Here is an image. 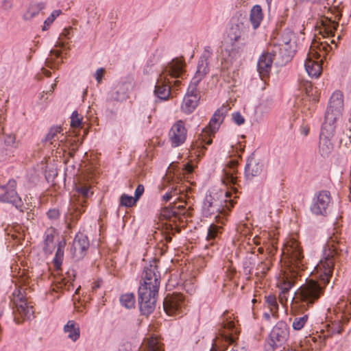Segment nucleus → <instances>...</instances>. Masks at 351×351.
I'll list each match as a JSON object with an SVG mask.
<instances>
[{"label":"nucleus","instance_id":"1","mask_svg":"<svg viewBox=\"0 0 351 351\" xmlns=\"http://www.w3.org/2000/svg\"><path fill=\"white\" fill-rule=\"evenodd\" d=\"M345 241L338 234L330 237L324 245L323 258L314 269L315 280H306L292 298V308L295 310H306L319 300L329 282L334 269L335 261L346 252Z\"/></svg>","mask_w":351,"mask_h":351},{"label":"nucleus","instance_id":"2","mask_svg":"<svg viewBox=\"0 0 351 351\" xmlns=\"http://www.w3.org/2000/svg\"><path fill=\"white\" fill-rule=\"evenodd\" d=\"M142 280L138 290V304L141 315L147 317L156 308L160 284V273L156 261L144 267Z\"/></svg>","mask_w":351,"mask_h":351},{"label":"nucleus","instance_id":"3","mask_svg":"<svg viewBox=\"0 0 351 351\" xmlns=\"http://www.w3.org/2000/svg\"><path fill=\"white\" fill-rule=\"evenodd\" d=\"M283 254L287 258V270L278 285L280 290L279 298L281 303L287 302V295L294 285L295 280L300 276L301 273L306 268L302 250L297 241L294 239L289 241L285 246Z\"/></svg>","mask_w":351,"mask_h":351},{"label":"nucleus","instance_id":"4","mask_svg":"<svg viewBox=\"0 0 351 351\" xmlns=\"http://www.w3.org/2000/svg\"><path fill=\"white\" fill-rule=\"evenodd\" d=\"M230 191L209 193L206 194L202 203V212L204 217L215 215L217 218L219 214L226 215L234 206V202L230 199Z\"/></svg>","mask_w":351,"mask_h":351},{"label":"nucleus","instance_id":"5","mask_svg":"<svg viewBox=\"0 0 351 351\" xmlns=\"http://www.w3.org/2000/svg\"><path fill=\"white\" fill-rule=\"evenodd\" d=\"M185 64L178 59H173L164 69L159 75L154 89V94L160 100H167L171 95V86L167 77L178 78L184 73Z\"/></svg>","mask_w":351,"mask_h":351},{"label":"nucleus","instance_id":"6","mask_svg":"<svg viewBox=\"0 0 351 351\" xmlns=\"http://www.w3.org/2000/svg\"><path fill=\"white\" fill-rule=\"evenodd\" d=\"M235 24L230 29L226 39L223 43L222 56L231 60L236 58L241 48L245 45V40L242 37L243 31L241 25Z\"/></svg>","mask_w":351,"mask_h":351},{"label":"nucleus","instance_id":"7","mask_svg":"<svg viewBox=\"0 0 351 351\" xmlns=\"http://www.w3.org/2000/svg\"><path fill=\"white\" fill-rule=\"evenodd\" d=\"M294 38V34L290 29H285L277 45H274V53H278L280 60L278 64H287L293 58L295 51L296 45Z\"/></svg>","mask_w":351,"mask_h":351},{"label":"nucleus","instance_id":"8","mask_svg":"<svg viewBox=\"0 0 351 351\" xmlns=\"http://www.w3.org/2000/svg\"><path fill=\"white\" fill-rule=\"evenodd\" d=\"M289 337V328L286 322L280 321L272 328L269 334V342L265 351H274L276 348H283Z\"/></svg>","mask_w":351,"mask_h":351},{"label":"nucleus","instance_id":"9","mask_svg":"<svg viewBox=\"0 0 351 351\" xmlns=\"http://www.w3.org/2000/svg\"><path fill=\"white\" fill-rule=\"evenodd\" d=\"M313 47L318 48L319 51H328L332 49V47L326 43H320L317 46H311V51L308 54V57L305 61L304 66L308 75L312 77H318L321 74L322 67L321 64L314 60L313 58L319 59L321 56L317 51L313 50Z\"/></svg>","mask_w":351,"mask_h":351},{"label":"nucleus","instance_id":"10","mask_svg":"<svg viewBox=\"0 0 351 351\" xmlns=\"http://www.w3.org/2000/svg\"><path fill=\"white\" fill-rule=\"evenodd\" d=\"M335 125L324 122L319 134V152L324 157L328 156L334 149L333 137Z\"/></svg>","mask_w":351,"mask_h":351},{"label":"nucleus","instance_id":"11","mask_svg":"<svg viewBox=\"0 0 351 351\" xmlns=\"http://www.w3.org/2000/svg\"><path fill=\"white\" fill-rule=\"evenodd\" d=\"M76 193L78 195H74L71 199L69 209L73 217L77 219L85 211L86 199L90 196L93 193L90 191V188L87 186H77Z\"/></svg>","mask_w":351,"mask_h":351},{"label":"nucleus","instance_id":"12","mask_svg":"<svg viewBox=\"0 0 351 351\" xmlns=\"http://www.w3.org/2000/svg\"><path fill=\"white\" fill-rule=\"evenodd\" d=\"M332 204V197L328 191L323 190L315 194L311 205V211L316 215L326 216Z\"/></svg>","mask_w":351,"mask_h":351},{"label":"nucleus","instance_id":"13","mask_svg":"<svg viewBox=\"0 0 351 351\" xmlns=\"http://www.w3.org/2000/svg\"><path fill=\"white\" fill-rule=\"evenodd\" d=\"M16 182L13 179H10L6 184L1 185L0 189H2L3 193L0 195V202L12 204L21 212H23L25 208L16 191Z\"/></svg>","mask_w":351,"mask_h":351},{"label":"nucleus","instance_id":"14","mask_svg":"<svg viewBox=\"0 0 351 351\" xmlns=\"http://www.w3.org/2000/svg\"><path fill=\"white\" fill-rule=\"evenodd\" d=\"M280 60L278 53L274 52V48L267 49L259 57L257 62V71L262 80L269 76L271 66L274 62L277 66H283L286 64H278Z\"/></svg>","mask_w":351,"mask_h":351},{"label":"nucleus","instance_id":"15","mask_svg":"<svg viewBox=\"0 0 351 351\" xmlns=\"http://www.w3.org/2000/svg\"><path fill=\"white\" fill-rule=\"evenodd\" d=\"M343 108V93L337 90L332 93L329 101V106L325 113V122L335 124L340 117Z\"/></svg>","mask_w":351,"mask_h":351},{"label":"nucleus","instance_id":"16","mask_svg":"<svg viewBox=\"0 0 351 351\" xmlns=\"http://www.w3.org/2000/svg\"><path fill=\"white\" fill-rule=\"evenodd\" d=\"M90 243L88 237L84 233L76 234L71 248V253L73 257L79 261L83 258L89 248Z\"/></svg>","mask_w":351,"mask_h":351},{"label":"nucleus","instance_id":"17","mask_svg":"<svg viewBox=\"0 0 351 351\" xmlns=\"http://www.w3.org/2000/svg\"><path fill=\"white\" fill-rule=\"evenodd\" d=\"M184 301L182 294H168L163 301V308L169 315H176L182 312Z\"/></svg>","mask_w":351,"mask_h":351},{"label":"nucleus","instance_id":"18","mask_svg":"<svg viewBox=\"0 0 351 351\" xmlns=\"http://www.w3.org/2000/svg\"><path fill=\"white\" fill-rule=\"evenodd\" d=\"M169 141L173 147L183 144L186 138V129L182 120L176 121L171 127L169 132Z\"/></svg>","mask_w":351,"mask_h":351},{"label":"nucleus","instance_id":"19","mask_svg":"<svg viewBox=\"0 0 351 351\" xmlns=\"http://www.w3.org/2000/svg\"><path fill=\"white\" fill-rule=\"evenodd\" d=\"M13 314L14 320L18 324H21L24 320H29L34 317L32 307L29 306L27 302L24 301L21 302L20 304L16 305Z\"/></svg>","mask_w":351,"mask_h":351},{"label":"nucleus","instance_id":"20","mask_svg":"<svg viewBox=\"0 0 351 351\" xmlns=\"http://www.w3.org/2000/svg\"><path fill=\"white\" fill-rule=\"evenodd\" d=\"M228 110V106L223 105L215 111L208 126L209 136L213 135L218 130L219 125L223 121Z\"/></svg>","mask_w":351,"mask_h":351},{"label":"nucleus","instance_id":"21","mask_svg":"<svg viewBox=\"0 0 351 351\" xmlns=\"http://www.w3.org/2000/svg\"><path fill=\"white\" fill-rule=\"evenodd\" d=\"M200 94L186 91L181 106L182 111L187 114L192 113L199 104Z\"/></svg>","mask_w":351,"mask_h":351},{"label":"nucleus","instance_id":"22","mask_svg":"<svg viewBox=\"0 0 351 351\" xmlns=\"http://www.w3.org/2000/svg\"><path fill=\"white\" fill-rule=\"evenodd\" d=\"M263 164L254 157L248 158L245 167V173L247 178H253L258 176L263 171Z\"/></svg>","mask_w":351,"mask_h":351},{"label":"nucleus","instance_id":"23","mask_svg":"<svg viewBox=\"0 0 351 351\" xmlns=\"http://www.w3.org/2000/svg\"><path fill=\"white\" fill-rule=\"evenodd\" d=\"M209 68H206L205 66L197 65V71L195 76L191 81V83L188 87L187 91L189 93H199L197 90V86L204 76L208 73Z\"/></svg>","mask_w":351,"mask_h":351},{"label":"nucleus","instance_id":"24","mask_svg":"<svg viewBox=\"0 0 351 351\" xmlns=\"http://www.w3.org/2000/svg\"><path fill=\"white\" fill-rule=\"evenodd\" d=\"M223 328L228 331H231V332L226 333L225 332H222L221 333L222 338L226 342L228 343H233L236 340L234 335H237L239 332L235 327L234 322L233 321L227 320L223 324Z\"/></svg>","mask_w":351,"mask_h":351},{"label":"nucleus","instance_id":"25","mask_svg":"<svg viewBox=\"0 0 351 351\" xmlns=\"http://www.w3.org/2000/svg\"><path fill=\"white\" fill-rule=\"evenodd\" d=\"M237 165V162L236 161H230V164L229 163L228 166V169L224 170L222 180L226 186L229 184L234 185L237 183V178L235 176Z\"/></svg>","mask_w":351,"mask_h":351},{"label":"nucleus","instance_id":"26","mask_svg":"<svg viewBox=\"0 0 351 351\" xmlns=\"http://www.w3.org/2000/svg\"><path fill=\"white\" fill-rule=\"evenodd\" d=\"M64 332L68 334V338L76 341L80 336V326L73 320H69L64 327Z\"/></svg>","mask_w":351,"mask_h":351},{"label":"nucleus","instance_id":"27","mask_svg":"<svg viewBox=\"0 0 351 351\" xmlns=\"http://www.w3.org/2000/svg\"><path fill=\"white\" fill-rule=\"evenodd\" d=\"M263 20L262 8L259 5H254L250 11V21L254 29H257Z\"/></svg>","mask_w":351,"mask_h":351},{"label":"nucleus","instance_id":"28","mask_svg":"<svg viewBox=\"0 0 351 351\" xmlns=\"http://www.w3.org/2000/svg\"><path fill=\"white\" fill-rule=\"evenodd\" d=\"M221 226H219L213 223L209 226L206 237V241L208 243L205 245V249L208 248V245H214L215 240L217 239L219 237V234L221 233Z\"/></svg>","mask_w":351,"mask_h":351},{"label":"nucleus","instance_id":"29","mask_svg":"<svg viewBox=\"0 0 351 351\" xmlns=\"http://www.w3.org/2000/svg\"><path fill=\"white\" fill-rule=\"evenodd\" d=\"M127 95L123 88L121 86H118L112 89L108 95L107 101H122L125 100Z\"/></svg>","mask_w":351,"mask_h":351},{"label":"nucleus","instance_id":"30","mask_svg":"<svg viewBox=\"0 0 351 351\" xmlns=\"http://www.w3.org/2000/svg\"><path fill=\"white\" fill-rule=\"evenodd\" d=\"M56 234V229L51 228H48L45 232L44 247L43 250L45 252H51V248L53 243L54 237Z\"/></svg>","mask_w":351,"mask_h":351},{"label":"nucleus","instance_id":"31","mask_svg":"<svg viewBox=\"0 0 351 351\" xmlns=\"http://www.w3.org/2000/svg\"><path fill=\"white\" fill-rule=\"evenodd\" d=\"M64 245V242H59L56 252L55 257L53 258L54 266L58 269L60 268V266L62 263Z\"/></svg>","mask_w":351,"mask_h":351},{"label":"nucleus","instance_id":"32","mask_svg":"<svg viewBox=\"0 0 351 351\" xmlns=\"http://www.w3.org/2000/svg\"><path fill=\"white\" fill-rule=\"evenodd\" d=\"M61 132V127L53 126L50 128L48 133L42 141L44 143H49V144L52 145L53 142L56 141V138L57 137L58 134H60Z\"/></svg>","mask_w":351,"mask_h":351},{"label":"nucleus","instance_id":"33","mask_svg":"<svg viewBox=\"0 0 351 351\" xmlns=\"http://www.w3.org/2000/svg\"><path fill=\"white\" fill-rule=\"evenodd\" d=\"M120 302L122 306L127 308H131L134 306L135 297L133 293H126L120 297Z\"/></svg>","mask_w":351,"mask_h":351},{"label":"nucleus","instance_id":"34","mask_svg":"<svg viewBox=\"0 0 351 351\" xmlns=\"http://www.w3.org/2000/svg\"><path fill=\"white\" fill-rule=\"evenodd\" d=\"M161 216L164 219L174 223L176 221V219L179 218L178 214L175 209L167 207L162 209Z\"/></svg>","mask_w":351,"mask_h":351},{"label":"nucleus","instance_id":"35","mask_svg":"<svg viewBox=\"0 0 351 351\" xmlns=\"http://www.w3.org/2000/svg\"><path fill=\"white\" fill-rule=\"evenodd\" d=\"M270 263L269 261L261 262L256 267L255 276L258 278L265 277L267 272L269 269Z\"/></svg>","mask_w":351,"mask_h":351},{"label":"nucleus","instance_id":"36","mask_svg":"<svg viewBox=\"0 0 351 351\" xmlns=\"http://www.w3.org/2000/svg\"><path fill=\"white\" fill-rule=\"evenodd\" d=\"M308 316L307 314L304 315L302 317H296L292 324V326L294 330H301L308 321Z\"/></svg>","mask_w":351,"mask_h":351},{"label":"nucleus","instance_id":"37","mask_svg":"<svg viewBox=\"0 0 351 351\" xmlns=\"http://www.w3.org/2000/svg\"><path fill=\"white\" fill-rule=\"evenodd\" d=\"M212 50L210 47L207 46L204 48V53L201 58H199L198 61L197 65H202L205 66L206 68H208V60L212 54Z\"/></svg>","mask_w":351,"mask_h":351},{"label":"nucleus","instance_id":"38","mask_svg":"<svg viewBox=\"0 0 351 351\" xmlns=\"http://www.w3.org/2000/svg\"><path fill=\"white\" fill-rule=\"evenodd\" d=\"M137 200L134 197L123 194L120 197V205L125 207H132L136 204Z\"/></svg>","mask_w":351,"mask_h":351},{"label":"nucleus","instance_id":"39","mask_svg":"<svg viewBox=\"0 0 351 351\" xmlns=\"http://www.w3.org/2000/svg\"><path fill=\"white\" fill-rule=\"evenodd\" d=\"M266 302L270 308V312L274 315L277 313L278 309V304L276 300V298L274 295H269L265 297Z\"/></svg>","mask_w":351,"mask_h":351},{"label":"nucleus","instance_id":"40","mask_svg":"<svg viewBox=\"0 0 351 351\" xmlns=\"http://www.w3.org/2000/svg\"><path fill=\"white\" fill-rule=\"evenodd\" d=\"M61 13L60 10H54L44 22V25L43 27V30L45 31L48 29L51 24L54 21L56 18L60 15Z\"/></svg>","mask_w":351,"mask_h":351},{"label":"nucleus","instance_id":"41","mask_svg":"<svg viewBox=\"0 0 351 351\" xmlns=\"http://www.w3.org/2000/svg\"><path fill=\"white\" fill-rule=\"evenodd\" d=\"M38 14V9L35 5H31L23 14V19L28 21L36 16Z\"/></svg>","mask_w":351,"mask_h":351},{"label":"nucleus","instance_id":"42","mask_svg":"<svg viewBox=\"0 0 351 351\" xmlns=\"http://www.w3.org/2000/svg\"><path fill=\"white\" fill-rule=\"evenodd\" d=\"M82 124V117L77 111H74L71 117V125L73 128H79Z\"/></svg>","mask_w":351,"mask_h":351},{"label":"nucleus","instance_id":"43","mask_svg":"<svg viewBox=\"0 0 351 351\" xmlns=\"http://www.w3.org/2000/svg\"><path fill=\"white\" fill-rule=\"evenodd\" d=\"M147 351H161V346L156 339H151L147 344Z\"/></svg>","mask_w":351,"mask_h":351},{"label":"nucleus","instance_id":"44","mask_svg":"<svg viewBox=\"0 0 351 351\" xmlns=\"http://www.w3.org/2000/svg\"><path fill=\"white\" fill-rule=\"evenodd\" d=\"M180 190H178L177 188L172 187L171 191L166 193L162 197V201L165 202H167L171 200L173 195H178Z\"/></svg>","mask_w":351,"mask_h":351},{"label":"nucleus","instance_id":"45","mask_svg":"<svg viewBox=\"0 0 351 351\" xmlns=\"http://www.w3.org/2000/svg\"><path fill=\"white\" fill-rule=\"evenodd\" d=\"M47 215L50 220L56 221L60 216V212L58 208H51L47 211Z\"/></svg>","mask_w":351,"mask_h":351},{"label":"nucleus","instance_id":"46","mask_svg":"<svg viewBox=\"0 0 351 351\" xmlns=\"http://www.w3.org/2000/svg\"><path fill=\"white\" fill-rule=\"evenodd\" d=\"M232 119L233 121L238 125H241L245 122L244 117L241 114L240 112H238L232 114Z\"/></svg>","mask_w":351,"mask_h":351},{"label":"nucleus","instance_id":"47","mask_svg":"<svg viewBox=\"0 0 351 351\" xmlns=\"http://www.w3.org/2000/svg\"><path fill=\"white\" fill-rule=\"evenodd\" d=\"M145 191L144 186L143 184H138L134 192V198L138 201L141 195L143 194Z\"/></svg>","mask_w":351,"mask_h":351},{"label":"nucleus","instance_id":"48","mask_svg":"<svg viewBox=\"0 0 351 351\" xmlns=\"http://www.w3.org/2000/svg\"><path fill=\"white\" fill-rule=\"evenodd\" d=\"M104 73H105V69L104 68H99V69H97L95 74V79H96L97 83H99V84L101 83Z\"/></svg>","mask_w":351,"mask_h":351},{"label":"nucleus","instance_id":"49","mask_svg":"<svg viewBox=\"0 0 351 351\" xmlns=\"http://www.w3.org/2000/svg\"><path fill=\"white\" fill-rule=\"evenodd\" d=\"M15 141H16L15 136L13 135L7 136L4 140L5 143L9 146H14L16 143Z\"/></svg>","mask_w":351,"mask_h":351},{"label":"nucleus","instance_id":"50","mask_svg":"<svg viewBox=\"0 0 351 351\" xmlns=\"http://www.w3.org/2000/svg\"><path fill=\"white\" fill-rule=\"evenodd\" d=\"M332 25H333L332 29H331L326 30L328 36H334L335 31L337 29V27L339 25L338 22L335 23L333 21L332 22Z\"/></svg>","mask_w":351,"mask_h":351},{"label":"nucleus","instance_id":"51","mask_svg":"<svg viewBox=\"0 0 351 351\" xmlns=\"http://www.w3.org/2000/svg\"><path fill=\"white\" fill-rule=\"evenodd\" d=\"M2 6L5 10H10L12 7V4L10 0H3L2 3Z\"/></svg>","mask_w":351,"mask_h":351},{"label":"nucleus","instance_id":"52","mask_svg":"<svg viewBox=\"0 0 351 351\" xmlns=\"http://www.w3.org/2000/svg\"><path fill=\"white\" fill-rule=\"evenodd\" d=\"M210 351H224L223 348H221L216 342L213 343Z\"/></svg>","mask_w":351,"mask_h":351},{"label":"nucleus","instance_id":"53","mask_svg":"<svg viewBox=\"0 0 351 351\" xmlns=\"http://www.w3.org/2000/svg\"><path fill=\"white\" fill-rule=\"evenodd\" d=\"M301 134L304 136H307L309 133V128L306 125H302L300 128Z\"/></svg>","mask_w":351,"mask_h":351},{"label":"nucleus","instance_id":"54","mask_svg":"<svg viewBox=\"0 0 351 351\" xmlns=\"http://www.w3.org/2000/svg\"><path fill=\"white\" fill-rule=\"evenodd\" d=\"M335 19L337 20V21H339L341 19V14L339 12V11H337L336 13L335 14Z\"/></svg>","mask_w":351,"mask_h":351},{"label":"nucleus","instance_id":"55","mask_svg":"<svg viewBox=\"0 0 351 351\" xmlns=\"http://www.w3.org/2000/svg\"><path fill=\"white\" fill-rule=\"evenodd\" d=\"M180 84H181V82H180V80H176V81L174 82V86H175L176 87H178V86H180Z\"/></svg>","mask_w":351,"mask_h":351},{"label":"nucleus","instance_id":"56","mask_svg":"<svg viewBox=\"0 0 351 351\" xmlns=\"http://www.w3.org/2000/svg\"><path fill=\"white\" fill-rule=\"evenodd\" d=\"M264 317H265L267 319H269L270 318L269 313H264Z\"/></svg>","mask_w":351,"mask_h":351},{"label":"nucleus","instance_id":"57","mask_svg":"<svg viewBox=\"0 0 351 351\" xmlns=\"http://www.w3.org/2000/svg\"><path fill=\"white\" fill-rule=\"evenodd\" d=\"M205 143L206 145H210L212 143V139L209 138V139L206 140V141H205Z\"/></svg>","mask_w":351,"mask_h":351},{"label":"nucleus","instance_id":"58","mask_svg":"<svg viewBox=\"0 0 351 351\" xmlns=\"http://www.w3.org/2000/svg\"><path fill=\"white\" fill-rule=\"evenodd\" d=\"M245 274H251V269L247 270V268H245Z\"/></svg>","mask_w":351,"mask_h":351},{"label":"nucleus","instance_id":"59","mask_svg":"<svg viewBox=\"0 0 351 351\" xmlns=\"http://www.w3.org/2000/svg\"><path fill=\"white\" fill-rule=\"evenodd\" d=\"M166 240L167 242H171V237H166Z\"/></svg>","mask_w":351,"mask_h":351},{"label":"nucleus","instance_id":"60","mask_svg":"<svg viewBox=\"0 0 351 351\" xmlns=\"http://www.w3.org/2000/svg\"><path fill=\"white\" fill-rule=\"evenodd\" d=\"M56 86V84H52V85H51V90H50L49 91L52 92V91L53 90V89H54V88H55V86Z\"/></svg>","mask_w":351,"mask_h":351},{"label":"nucleus","instance_id":"61","mask_svg":"<svg viewBox=\"0 0 351 351\" xmlns=\"http://www.w3.org/2000/svg\"><path fill=\"white\" fill-rule=\"evenodd\" d=\"M265 1H266L267 3L268 6L269 7L272 0H265Z\"/></svg>","mask_w":351,"mask_h":351},{"label":"nucleus","instance_id":"62","mask_svg":"<svg viewBox=\"0 0 351 351\" xmlns=\"http://www.w3.org/2000/svg\"><path fill=\"white\" fill-rule=\"evenodd\" d=\"M45 74L46 75H47V76H49V75H50V72H49V71H45Z\"/></svg>","mask_w":351,"mask_h":351},{"label":"nucleus","instance_id":"63","mask_svg":"<svg viewBox=\"0 0 351 351\" xmlns=\"http://www.w3.org/2000/svg\"><path fill=\"white\" fill-rule=\"evenodd\" d=\"M341 329H339V330H337V333H341Z\"/></svg>","mask_w":351,"mask_h":351},{"label":"nucleus","instance_id":"64","mask_svg":"<svg viewBox=\"0 0 351 351\" xmlns=\"http://www.w3.org/2000/svg\"><path fill=\"white\" fill-rule=\"evenodd\" d=\"M78 293V289H77V290L75 291V293Z\"/></svg>","mask_w":351,"mask_h":351}]
</instances>
